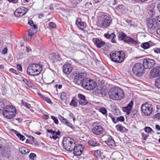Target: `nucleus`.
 Masks as SVG:
<instances>
[{"instance_id":"nucleus-63","label":"nucleus","mask_w":160,"mask_h":160,"mask_svg":"<svg viewBox=\"0 0 160 160\" xmlns=\"http://www.w3.org/2000/svg\"><path fill=\"white\" fill-rule=\"evenodd\" d=\"M26 142L27 143H30V144L32 143V142H31V141H30V140L29 139H27L26 140Z\"/></svg>"},{"instance_id":"nucleus-10","label":"nucleus","mask_w":160,"mask_h":160,"mask_svg":"<svg viewBox=\"0 0 160 160\" xmlns=\"http://www.w3.org/2000/svg\"><path fill=\"white\" fill-rule=\"evenodd\" d=\"M141 109L143 113L146 115H150L152 112V105L148 103L142 104Z\"/></svg>"},{"instance_id":"nucleus-39","label":"nucleus","mask_w":160,"mask_h":160,"mask_svg":"<svg viewBox=\"0 0 160 160\" xmlns=\"http://www.w3.org/2000/svg\"><path fill=\"white\" fill-rule=\"evenodd\" d=\"M32 36L31 35H30L28 33L24 37V39L26 41H29L32 38Z\"/></svg>"},{"instance_id":"nucleus-38","label":"nucleus","mask_w":160,"mask_h":160,"mask_svg":"<svg viewBox=\"0 0 160 160\" xmlns=\"http://www.w3.org/2000/svg\"><path fill=\"white\" fill-rule=\"evenodd\" d=\"M155 85L158 88H160V77L157 78L155 82Z\"/></svg>"},{"instance_id":"nucleus-5","label":"nucleus","mask_w":160,"mask_h":160,"mask_svg":"<svg viewBox=\"0 0 160 160\" xmlns=\"http://www.w3.org/2000/svg\"><path fill=\"white\" fill-rule=\"evenodd\" d=\"M63 144L65 149L68 151H72L76 146L75 141L70 137L64 138Z\"/></svg>"},{"instance_id":"nucleus-22","label":"nucleus","mask_w":160,"mask_h":160,"mask_svg":"<svg viewBox=\"0 0 160 160\" xmlns=\"http://www.w3.org/2000/svg\"><path fill=\"white\" fill-rule=\"evenodd\" d=\"M49 58L53 62L58 61H60L61 59L58 54H56L54 53L50 54L49 56Z\"/></svg>"},{"instance_id":"nucleus-24","label":"nucleus","mask_w":160,"mask_h":160,"mask_svg":"<svg viewBox=\"0 0 160 160\" xmlns=\"http://www.w3.org/2000/svg\"><path fill=\"white\" fill-rule=\"evenodd\" d=\"M105 42L98 38H96L94 42L95 45L98 48H100L103 46L105 44Z\"/></svg>"},{"instance_id":"nucleus-59","label":"nucleus","mask_w":160,"mask_h":160,"mask_svg":"<svg viewBox=\"0 0 160 160\" xmlns=\"http://www.w3.org/2000/svg\"><path fill=\"white\" fill-rule=\"evenodd\" d=\"M17 68L18 70L21 71L22 70V67L21 65L18 64L17 65Z\"/></svg>"},{"instance_id":"nucleus-9","label":"nucleus","mask_w":160,"mask_h":160,"mask_svg":"<svg viewBox=\"0 0 160 160\" xmlns=\"http://www.w3.org/2000/svg\"><path fill=\"white\" fill-rule=\"evenodd\" d=\"M144 67L142 64L140 63H136L132 68L133 73L137 76H140L144 73Z\"/></svg>"},{"instance_id":"nucleus-64","label":"nucleus","mask_w":160,"mask_h":160,"mask_svg":"<svg viewBox=\"0 0 160 160\" xmlns=\"http://www.w3.org/2000/svg\"><path fill=\"white\" fill-rule=\"evenodd\" d=\"M156 128L158 130L160 131V126L158 125H157L155 126Z\"/></svg>"},{"instance_id":"nucleus-42","label":"nucleus","mask_w":160,"mask_h":160,"mask_svg":"<svg viewBox=\"0 0 160 160\" xmlns=\"http://www.w3.org/2000/svg\"><path fill=\"white\" fill-rule=\"evenodd\" d=\"M99 111L104 115L106 114L107 113L106 109L104 108H101L100 109Z\"/></svg>"},{"instance_id":"nucleus-20","label":"nucleus","mask_w":160,"mask_h":160,"mask_svg":"<svg viewBox=\"0 0 160 160\" xmlns=\"http://www.w3.org/2000/svg\"><path fill=\"white\" fill-rule=\"evenodd\" d=\"M86 73L84 72L76 73L74 78V82L76 83H78V81L85 77Z\"/></svg>"},{"instance_id":"nucleus-12","label":"nucleus","mask_w":160,"mask_h":160,"mask_svg":"<svg viewBox=\"0 0 160 160\" xmlns=\"http://www.w3.org/2000/svg\"><path fill=\"white\" fill-rule=\"evenodd\" d=\"M28 11V9L23 7H21L17 9L14 12L15 15L19 17L24 15Z\"/></svg>"},{"instance_id":"nucleus-55","label":"nucleus","mask_w":160,"mask_h":160,"mask_svg":"<svg viewBox=\"0 0 160 160\" xmlns=\"http://www.w3.org/2000/svg\"><path fill=\"white\" fill-rule=\"evenodd\" d=\"M28 139H30V141L31 142H32V143L34 142V138L33 137L31 136H29V138Z\"/></svg>"},{"instance_id":"nucleus-27","label":"nucleus","mask_w":160,"mask_h":160,"mask_svg":"<svg viewBox=\"0 0 160 160\" xmlns=\"http://www.w3.org/2000/svg\"><path fill=\"white\" fill-rule=\"evenodd\" d=\"M88 144L92 147H96L99 145V143L95 140H90L88 142Z\"/></svg>"},{"instance_id":"nucleus-34","label":"nucleus","mask_w":160,"mask_h":160,"mask_svg":"<svg viewBox=\"0 0 160 160\" xmlns=\"http://www.w3.org/2000/svg\"><path fill=\"white\" fill-rule=\"evenodd\" d=\"M37 28H31L29 30L28 33L29 35L32 36L37 32Z\"/></svg>"},{"instance_id":"nucleus-48","label":"nucleus","mask_w":160,"mask_h":160,"mask_svg":"<svg viewBox=\"0 0 160 160\" xmlns=\"http://www.w3.org/2000/svg\"><path fill=\"white\" fill-rule=\"evenodd\" d=\"M49 26L50 28H55L56 25L55 23L52 22H50L49 24Z\"/></svg>"},{"instance_id":"nucleus-50","label":"nucleus","mask_w":160,"mask_h":160,"mask_svg":"<svg viewBox=\"0 0 160 160\" xmlns=\"http://www.w3.org/2000/svg\"><path fill=\"white\" fill-rule=\"evenodd\" d=\"M4 105L3 103L2 102H0V111L4 110Z\"/></svg>"},{"instance_id":"nucleus-16","label":"nucleus","mask_w":160,"mask_h":160,"mask_svg":"<svg viewBox=\"0 0 160 160\" xmlns=\"http://www.w3.org/2000/svg\"><path fill=\"white\" fill-rule=\"evenodd\" d=\"M83 147L82 144H78V146L75 147L73 149V153L75 156L80 155L83 150Z\"/></svg>"},{"instance_id":"nucleus-1","label":"nucleus","mask_w":160,"mask_h":160,"mask_svg":"<svg viewBox=\"0 0 160 160\" xmlns=\"http://www.w3.org/2000/svg\"><path fill=\"white\" fill-rule=\"evenodd\" d=\"M108 94L110 98L116 100L121 99L124 95L123 91L121 88L116 87L110 89Z\"/></svg>"},{"instance_id":"nucleus-18","label":"nucleus","mask_w":160,"mask_h":160,"mask_svg":"<svg viewBox=\"0 0 160 160\" xmlns=\"http://www.w3.org/2000/svg\"><path fill=\"white\" fill-rule=\"evenodd\" d=\"M105 138L106 139L105 142L108 146L112 147L115 146V142L112 137L107 135L105 136Z\"/></svg>"},{"instance_id":"nucleus-44","label":"nucleus","mask_w":160,"mask_h":160,"mask_svg":"<svg viewBox=\"0 0 160 160\" xmlns=\"http://www.w3.org/2000/svg\"><path fill=\"white\" fill-rule=\"evenodd\" d=\"M117 118V122H122L124 121V118L123 116H121L118 117Z\"/></svg>"},{"instance_id":"nucleus-35","label":"nucleus","mask_w":160,"mask_h":160,"mask_svg":"<svg viewBox=\"0 0 160 160\" xmlns=\"http://www.w3.org/2000/svg\"><path fill=\"white\" fill-rule=\"evenodd\" d=\"M60 132L58 131V132H56L55 134L50 136V137L51 138H52L54 140H56L59 138V136L60 135Z\"/></svg>"},{"instance_id":"nucleus-54","label":"nucleus","mask_w":160,"mask_h":160,"mask_svg":"<svg viewBox=\"0 0 160 160\" xmlns=\"http://www.w3.org/2000/svg\"><path fill=\"white\" fill-rule=\"evenodd\" d=\"M65 124L70 128H72V125L69 122H68V120H67V122H66Z\"/></svg>"},{"instance_id":"nucleus-4","label":"nucleus","mask_w":160,"mask_h":160,"mask_svg":"<svg viewBox=\"0 0 160 160\" xmlns=\"http://www.w3.org/2000/svg\"><path fill=\"white\" fill-rule=\"evenodd\" d=\"M42 70V68L40 65L33 63L29 65L28 67L27 72L30 75H31V72L33 76L38 75L40 73Z\"/></svg>"},{"instance_id":"nucleus-41","label":"nucleus","mask_w":160,"mask_h":160,"mask_svg":"<svg viewBox=\"0 0 160 160\" xmlns=\"http://www.w3.org/2000/svg\"><path fill=\"white\" fill-rule=\"evenodd\" d=\"M28 24L31 26L33 27V28H37V26L33 23V22L32 20L29 21L28 22Z\"/></svg>"},{"instance_id":"nucleus-28","label":"nucleus","mask_w":160,"mask_h":160,"mask_svg":"<svg viewBox=\"0 0 160 160\" xmlns=\"http://www.w3.org/2000/svg\"><path fill=\"white\" fill-rule=\"evenodd\" d=\"M124 41L127 42L132 43L134 44H136L138 43L137 42L135 41L132 38L127 37H126Z\"/></svg>"},{"instance_id":"nucleus-25","label":"nucleus","mask_w":160,"mask_h":160,"mask_svg":"<svg viewBox=\"0 0 160 160\" xmlns=\"http://www.w3.org/2000/svg\"><path fill=\"white\" fill-rule=\"evenodd\" d=\"M11 131L13 133L16 134L18 138H19V139L20 140H21L22 141H24V140L25 139V137L23 135L21 134L19 132H18L17 131L14 130L13 129H12L11 130Z\"/></svg>"},{"instance_id":"nucleus-58","label":"nucleus","mask_w":160,"mask_h":160,"mask_svg":"<svg viewBox=\"0 0 160 160\" xmlns=\"http://www.w3.org/2000/svg\"><path fill=\"white\" fill-rule=\"evenodd\" d=\"M142 136L144 140H145L147 138V137L148 136V135L146 134L143 133H142Z\"/></svg>"},{"instance_id":"nucleus-36","label":"nucleus","mask_w":160,"mask_h":160,"mask_svg":"<svg viewBox=\"0 0 160 160\" xmlns=\"http://www.w3.org/2000/svg\"><path fill=\"white\" fill-rule=\"evenodd\" d=\"M69 105L71 106L74 107H78V102L77 101L74 99H72L71 102L69 103Z\"/></svg>"},{"instance_id":"nucleus-53","label":"nucleus","mask_w":160,"mask_h":160,"mask_svg":"<svg viewBox=\"0 0 160 160\" xmlns=\"http://www.w3.org/2000/svg\"><path fill=\"white\" fill-rule=\"evenodd\" d=\"M154 51L157 53H160V48H155L154 49Z\"/></svg>"},{"instance_id":"nucleus-2","label":"nucleus","mask_w":160,"mask_h":160,"mask_svg":"<svg viewBox=\"0 0 160 160\" xmlns=\"http://www.w3.org/2000/svg\"><path fill=\"white\" fill-rule=\"evenodd\" d=\"M112 22L111 16L108 14H104L101 16L98 20V25L102 28H106L109 27Z\"/></svg>"},{"instance_id":"nucleus-11","label":"nucleus","mask_w":160,"mask_h":160,"mask_svg":"<svg viewBox=\"0 0 160 160\" xmlns=\"http://www.w3.org/2000/svg\"><path fill=\"white\" fill-rule=\"evenodd\" d=\"M155 62L153 59L147 58L145 59L143 62V65L144 68L150 69L152 68L155 65Z\"/></svg>"},{"instance_id":"nucleus-49","label":"nucleus","mask_w":160,"mask_h":160,"mask_svg":"<svg viewBox=\"0 0 160 160\" xmlns=\"http://www.w3.org/2000/svg\"><path fill=\"white\" fill-rule=\"evenodd\" d=\"M9 71L13 73H14L16 74H18V72L16 70L14 69L13 68H10L9 69Z\"/></svg>"},{"instance_id":"nucleus-6","label":"nucleus","mask_w":160,"mask_h":160,"mask_svg":"<svg viewBox=\"0 0 160 160\" xmlns=\"http://www.w3.org/2000/svg\"><path fill=\"white\" fill-rule=\"evenodd\" d=\"M5 109L3 114L5 118L9 119L14 118L16 113V110L14 107L12 106L7 105Z\"/></svg>"},{"instance_id":"nucleus-19","label":"nucleus","mask_w":160,"mask_h":160,"mask_svg":"<svg viewBox=\"0 0 160 160\" xmlns=\"http://www.w3.org/2000/svg\"><path fill=\"white\" fill-rule=\"evenodd\" d=\"M76 24L79 28L82 30H83L86 26V23L81 22V20L79 18H78L77 19Z\"/></svg>"},{"instance_id":"nucleus-17","label":"nucleus","mask_w":160,"mask_h":160,"mask_svg":"<svg viewBox=\"0 0 160 160\" xmlns=\"http://www.w3.org/2000/svg\"><path fill=\"white\" fill-rule=\"evenodd\" d=\"M133 105V102L131 101L127 106L122 108V110L124 112H126L127 115L129 114L132 111Z\"/></svg>"},{"instance_id":"nucleus-13","label":"nucleus","mask_w":160,"mask_h":160,"mask_svg":"<svg viewBox=\"0 0 160 160\" xmlns=\"http://www.w3.org/2000/svg\"><path fill=\"white\" fill-rule=\"evenodd\" d=\"M160 76V66H156L152 68L150 73V78H155Z\"/></svg>"},{"instance_id":"nucleus-52","label":"nucleus","mask_w":160,"mask_h":160,"mask_svg":"<svg viewBox=\"0 0 160 160\" xmlns=\"http://www.w3.org/2000/svg\"><path fill=\"white\" fill-rule=\"evenodd\" d=\"M66 96V93L64 92H63L61 93V95L60 98L62 100L63 99H64V98H65Z\"/></svg>"},{"instance_id":"nucleus-43","label":"nucleus","mask_w":160,"mask_h":160,"mask_svg":"<svg viewBox=\"0 0 160 160\" xmlns=\"http://www.w3.org/2000/svg\"><path fill=\"white\" fill-rule=\"evenodd\" d=\"M153 118L156 120L160 119V113H158L153 116Z\"/></svg>"},{"instance_id":"nucleus-23","label":"nucleus","mask_w":160,"mask_h":160,"mask_svg":"<svg viewBox=\"0 0 160 160\" xmlns=\"http://www.w3.org/2000/svg\"><path fill=\"white\" fill-rule=\"evenodd\" d=\"M104 37L110 39L111 42L113 43H116V40L115 39L116 38V35L114 33H112L111 34L106 33L104 35Z\"/></svg>"},{"instance_id":"nucleus-32","label":"nucleus","mask_w":160,"mask_h":160,"mask_svg":"<svg viewBox=\"0 0 160 160\" xmlns=\"http://www.w3.org/2000/svg\"><path fill=\"white\" fill-rule=\"evenodd\" d=\"M21 102L22 104L26 108H27L29 110H30L32 112H33V110L30 109L31 108V105L26 102L24 101L23 100H22Z\"/></svg>"},{"instance_id":"nucleus-14","label":"nucleus","mask_w":160,"mask_h":160,"mask_svg":"<svg viewBox=\"0 0 160 160\" xmlns=\"http://www.w3.org/2000/svg\"><path fill=\"white\" fill-rule=\"evenodd\" d=\"M78 96L79 98L78 100V102L79 105L85 106L88 103V101L86 100V97L84 95L82 94L79 93L78 94Z\"/></svg>"},{"instance_id":"nucleus-57","label":"nucleus","mask_w":160,"mask_h":160,"mask_svg":"<svg viewBox=\"0 0 160 160\" xmlns=\"http://www.w3.org/2000/svg\"><path fill=\"white\" fill-rule=\"evenodd\" d=\"M98 92H100L102 94H104V90H103V89H102L101 88L99 89L98 88Z\"/></svg>"},{"instance_id":"nucleus-62","label":"nucleus","mask_w":160,"mask_h":160,"mask_svg":"<svg viewBox=\"0 0 160 160\" xmlns=\"http://www.w3.org/2000/svg\"><path fill=\"white\" fill-rule=\"evenodd\" d=\"M157 109V112H159L160 113V106L158 105H157L156 106Z\"/></svg>"},{"instance_id":"nucleus-8","label":"nucleus","mask_w":160,"mask_h":160,"mask_svg":"<svg viewBox=\"0 0 160 160\" xmlns=\"http://www.w3.org/2000/svg\"><path fill=\"white\" fill-rule=\"evenodd\" d=\"M81 83L84 88L88 90L93 89L96 86V83L93 80L88 78L83 79Z\"/></svg>"},{"instance_id":"nucleus-26","label":"nucleus","mask_w":160,"mask_h":160,"mask_svg":"<svg viewBox=\"0 0 160 160\" xmlns=\"http://www.w3.org/2000/svg\"><path fill=\"white\" fill-rule=\"evenodd\" d=\"M112 155L116 160H121L122 158V154L119 152H114Z\"/></svg>"},{"instance_id":"nucleus-40","label":"nucleus","mask_w":160,"mask_h":160,"mask_svg":"<svg viewBox=\"0 0 160 160\" xmlns=\"http://www.w3.org/2000/svg\"><path fill=\"white\" fill-rule=\"evenodd\" d=\"M42 99L43 100L46 101V102H48V103H52V101L50 98H48L47 97H46L45 96H42Z\"/></svg>"},{"instance_id":"nucleus-31","label":"nucleus","mask_w":160,"mask_h":160,"mask_svg":"<svg viewBox=\"0 0 160 160\" xmlns=\"http://www.w3.org/2000/svg\"><path fill=\"white\" fill-rule=\"evenodd\" d=\"M20 152L23 154H25L29 152L30 150L25 147H22L19 148Z\"/></svg>"},{"instance_id":"nucleus-30","label":"nucleus","mask_w":160,"mask_h":160,"mask_svg":"<svg viewBox=\"0 0 160 160\" xmlns=\"http://www.w3.org/2000/svg\"><path fill=\"white\" fill-rule=\"evenodd\" d=\"M23 81L29 87L32 88H35V86L32 83L28 81L27 79H24L23 80Z\"/></svg>"},{"instance_id":"nucleus-3","label":"nucleus","mask_w":160,"mask_h":160,"mask_svg":"<svg viewBox=\"0 0 160 160\" xmlns=\"http://www.w3.org/2000/svg\"><path fill=\"white\" fill-rule=\"evenodd\" d=\"M110 58L112 61L116 63H119L122 62L124 58V53L121 51L111 52L110 54Z\"/></svg>"},{"instance_id":"nucleus-56","label":"nucleus","mask_w":160,"mask_h":160,"mask_svg":"<svg viewBox=\"0 0 160 160\" xmlns=\"http://www.w3.org/2000/svg\"><path fill=\"white\" fill-rule=\"evenodd\" d=\"M8 50L6 48H5L2 51L3 54H5L7 53Z\"/></svg>"},{"instance_id":"nucleus-61","label":"nucleus","mask_w":160,"mask_h":160,"mask_svg":"<svg viewBox=\"0 0 160 160\" xmlns=\"http://www.w3.org/2000/svg\"><path fill=\"white\" fill-rule=\"evenodd\" d=\"M112 122L114 123H116L117 122V118H116V119L115 118H112Z\"/></svg>"},{"instance_id":"nucleus-60","label":"nucleus","mask_w":160,"mask_h":160,"mask_svg":"<svg viewBox=\"0 0 160 160\" xmlns=\"http://www.w3.org/2000/svg\"><path fill=\"white\" fill-rule=\"evenodd\" d=\"M10 2H12L13 3H16L18 2V0H8Z\"/></svg>"},{"instance_id":"nucleus-21","label":"nucleus","mask_w":160,"mask_h":160,"mask_svg":"<svg viewBox=\"0 0 160 160\" xmlns=\"http://www.w3.org/2000/svg\"><path fill=\"white\" fill-rule=\"evenodd\" d=\"M72 69V65L70 64H65L63 66V71L66 74H69Z\"/></svg>"},{"instance_id":"nucleus-33","label":"nucleus","mask_w":160,"mask_h":160,"mask_svg":"<svg viewBox=\"0 0 160 160\" xmlns=\"http://www.w3.org/2000/svg\"><path fill=\"white\" fill-rule=\"evenodd\" d=\"M116 128L117 131L121 132H124L126 129V128L120 125H116Z\"/></svg>"},{"instance_id":"nucleus-47","label":"nucleus","mask_w":160,"mask_h":160,"mask_svg":"<svg viewBox=\"0 0 160 160\" xmlns=\"http://www.w3.org/2000/svg\"><path fill=\"white\" fill-rule=\"evenodd\" d=\"M51 118L53 120L54 123L56 124H58L59 122L58 119L55 117L53 116H51Z\"/></svg>"},{"instance_id":"nucleus-46","label":"nucleus","mask_w":160,"mask_h":160,"mask_svg":"<svg viewBox=\"0 0 160 160\" xmlns=\"http://www.w3.org/2000/svg\"><path fill=\"white\" fill-rule=\"evenodd\" d=\"M144 129L145 132L148 133H149L152 131V130L151 128L148 127H145Z\"/></svg>"},{"instance_id":"nucleus-7","label":"nucleus","mask_w":160,"mask_h":160,"mask_svg":"<svg viewBox=\"0 0 160 160\" xmlns=\"http://www.w3.org/2000/svg\"><path fill=\"white\" fill-rule=\"evenodd\" d=\"M147 28L148 32L152 33L155 32L159 27L158 22L154 19H151L148 20L147 22Z\"/></svg>"},{"instance_id":"nucleus-29","label":"nucleus","mask_w":160,"mask_h":160,"mask_svg":"<svg viewBox=\"0 0 160 160\" xmlns=\"http://www.w3.org/2000/svg\"><path fill=\"white\" fill-rule=\"evenodd\" d=\"M126 37V34L124 32H119L118 37L119 40H123L124 41Z\"/></svg>"},{"instance_id":"nucleus-15","label":"nucleus","mask_w":160,"mask_h":160,"mask_svg":"<svg viewBox=\"0 0 160 160\" xmlns=\"http://www.w3.org/2000/svg\"><path fill=\"white\" fill-rule=\"evenodd\" d=\"M104 129L100 125H97L92 129V131L93 134L99 135L103 133Z\"/></svg>"},{"instance_id":"nucleus-51","label":"nucleus","mask_w":160,"mask_h":160,"mask_svg":"<svg viewBox=\"0 0 160 160\" xmlns=\"http://www.w3.org/2000/svg\"><path fill=\"white\" fill-rule=\"evenodd\" d=\"M73 4H77L81 2L82 0H71Z\"/></svg>"},{"instance_id":"nucleus-37","label":"nucleus","mask_w":160,"mask_h":160,"mask_svg":"<svg viewBox=\"0 0 160 160\" xmlns=\"http://www.w3.org/2000/svg\"><path fill=\"white\" fill-rule=\"evenodd\" d=\"M150 44L148 42H145L142 43L141 47L144 49H147L150 47Z\"/></svg>"},{"instance_id":"nucleus-45","label":"nucleus","mask_w":160,"mask_h":160,"mask_svg":"<svg viewBox=\"0 0 160 160\" xmlns=\"http://www.w3.org/2000/svg\"><path fill=\"white\" fill-rule=\"evenodd\" d=\"M36 157V155L34 153H31L29 156V158L31 160H33L34 159V158Z\"/></svg>"}]
</instances>
